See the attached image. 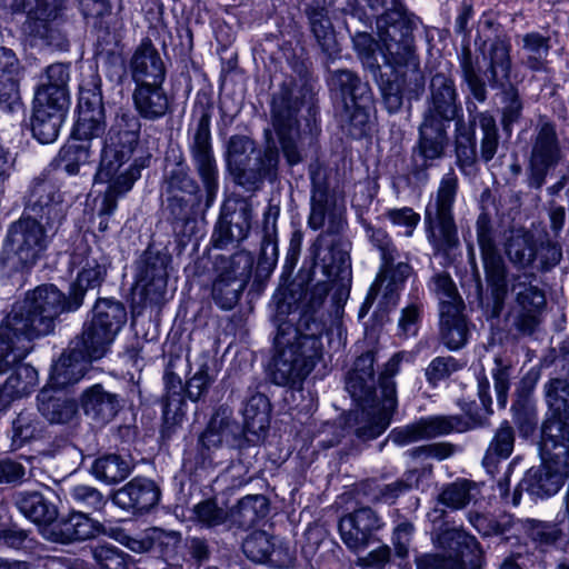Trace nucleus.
<instances>
[{"instance_id": "f257e3e1", "label": "nucleus", "mask_w": 569, "mask_h": 569, "mask_svg": "<svg viewBox=\"0 0 569 569\" xmlns=\"http://www.w3.org/2000/svg\"><path fill=\"white\" fill-rule=\"evenodd\" d=\"M403 353H396L379 376V389H375V355L366 352L355 361L353 369L347 379V390L360 402L369 403L372 409V423L360 429L362 437L376 438L390 423V417L397 407V391L393 377L400 370Z\"/></svg>"}, {"instance_id": "e433bc0d", "label": "nucleus", "mask_w": 569, "mask_h": 569, "mask_svg": "<svg viewBox=\"0 0 569 569\" xmlns=\"http://www.w3.org/2000/svg\"><path fill=\"white\" fill-rule=\"evenodd\" d=\"M463 308L440 312V336L442 342L451 350L463 347L468 340V326L462 313Z\"/></svg>"}, {"instance_id": "69168bd1", "label": "nucleus", "mask_w": 569, "mask_h": 569, "mask_svg": "<svg viewBox=\"0 0 569 569\" xmlns=\"http://www.w3.org/2000/svg\"><path fill=\"white\" fill-rule=\"evenodd\" d=\"M460 368L458 361L452 357H438L433 359L426 370L427 379L430 383L437 385L439 381L448 378Z\"/></svg>"}, {"instance_id": "7ed1b4c3", "label": "nucleus", "mask_w": 569, "mask_h": 569, "mask_svg": "<svg viewBox=\"0 0 569 569\" xmlns=\"http://www.w3.org/2000/svg\"><path fill=\"white\" fill-rule=\"evenodd\" d=\"M136 146L137 136L124 132L120 137L119 144L111 143L103 149L100 167L96 174L97 183L108 184L98 210L101 218L98 227L100 231L108 229L107 217L117 209L118 199L129 192L140 178L144 162L132 159Z\"/></svg>"}, {"instance_id": "c756f323", "label": "nucleus", "mask_w": 569, "mask_h": 569, "mask_svg": "<svg viewBox=\"0 0 569 569\" xmlns=\"http://www.w3.org/2000/svg\"><path fill=\"white\" fill-rule=\"evenodd\" d=\"M102 532L99 522L92 520L83 512H73L66 520L52 526V540L69 542L94 538Z\"/></svg>"}, {"instance_id": "5701e85b", "label": "nucleus", "mask_w": 569, "mask_h": 569, "mask_svg": "<svg viewBox=\"0 0 569 569\" xmlns=\"http://www.w3.org/2000/svg\"><path fill=\"white\" fill-rule=\"evenodd\" d=\"M71 263L79 268L77 279L70 288V296L74 299V308H79L87 290L93 289L102 282L106 267L99 261V257L91 251L86 256L76 252L72 256Z\"/></svg>"}, {"instance_id": "13d9d810", "label": "nucleus", "mask_w": 569, "mask_h": 569, "mask_svg": "<svg viewBox=\"0 0 569 569\" xmlns=\"http://www.w3.org/2000/svg\"><path fill=\"white\" fill-rule=\"evenodd\" d=\"M198 191L196 181L182 169L171 172L167 181V192L170 194L169 200L179 202V206H186L188 199Z\"/></svg>"}, {"instance_id": "ea45409f", "label": "nucleus", "mask_w": 569, "mask_h": 569, "mask_svg": "<svg viewBox=\"0 0 569 569\" xmlns=\"http://www.w3.org/2000/svg\"><path fill=\"white\" fill-rule=\"evenodd\" d=\"M526 535L541 547L561 546L567 541L568 535L562 525L552 521L526 519L517 521Z\"/></svg>"}, {"instance_id": "aec40b11", "label": "nucleus", "mask_w": 569, "mask_h": 569, "mask_svg": "<svg viewBox=\"0 0 569 569\" xmlns=\"http://www.w3.org/2000/svg\"><path fill=\"white\" fill-rule=\"evenodd\" d=\"M58 102L49 101L46 96L34 97L32 132L41 143L53 142L64 121L70 104H64L60 98Z\"/></svg>"}, {"instance_id": "9d476101", "label": "nucleus", "mask_w": 569, "mask_h": 569, "mask_svg": "<svg viewBox=\"0 0 569 569\" xmlns=\"http://www.w3.org/2000/svg\"><path fill=\"white\" fill-rule=\"evenodd\" d=\"M331 86L336 92V109L341 121L348 122L362 133L372 110L370 88L348 70L336 71L331 77Z\"/></svg>"}, {"instance_id": "1a4fd4ad", "label": "nucleus", "mask_w": 569, "mask_h": 569, "mask_svg": "<svg viewBox=\"0 0 569 569\" xmlns=\"http://www.w3.org/2000/svg\"><path fill=\"white\" fill-rule=\"evenodd\" d=\"M126 321L127 311L120 301L99 299L74 348L91 361L102 358Z\"/></svg>"}, {"instance_id": "bb28decb", "label": "nucleus", "mask_w": 569, "mask_h": 569, "mask_svg": "<svg viewBox=\"0 0 569 569\" xmlns=\"http://www.w3.org/2000/svg\"><path fill=\"white\" fill-rule=\"evenodd\" d=\"M272 121L288 163L290 166L297 164L300 162L301 157L296 146V138L298 136L296 110L284 108L282 102L274 100Z\"/></svg>"}, {"instance_id": "b1692460", "label": "nucleus", "mask_w": 569, "mask_h": 569, "mask_svg": "<svg viewBox=\"0 0 569 569\" xmlns=\"http://www.w3.org/2000/svg\"><path fill=\"white\" fill-rule=\"evenodd\" d=\"M244 555L256 562L268 561L272 566L286 567L292 561L288 547L277 546L272 537L266 531L250 533L242 543Z\"/></svg>"}, {"instance_id": "f03ea898", "label": "nucleus", "mask_w": 569, "mask_h": 569, "mask_svg": "<svg viewBox=\"0 0 569 569\" xmlns=\"http://www.w3.org/2000/svg\"><path fill=\"white\" fill-rule=\"evenodd\" d=\"M76 309L74 299L67 301L56 286H40L27 296L21 312L9 316L0 326V347L11 351L24 345L28 353L32 339L49 335L62 311Z\"/></svg>"}, {"instance_id": "72a5a7b5", "label": "nucleus", "mask_w": 569, "mask_h": 569, "mask_svg": "<svg viewBox=\"0 0 569 569\" xmlns=\"http://www.w3.org/2000/svg\"><path fill=\"white\" fill-rule=\"evenodd\" d=\"M133 100L140 116L150 120L163 117L169 106L168 98L161 89V83L137 86Z\"/></svg>"}, {"instance_id": "412c9836", "label": "nucleus", "mask_w": 569, "mask_h": 569, "mask_svg": "<svg viewBox=\"0 0 569 569\" xmlns=\"http://www.w3.org/2000/svg\"><path fill=\"white\" fill-rule=\"evenodd\" d=\"M70 204V200L66 199L59 187L49 180H41L33 184L30 197L29 207L31 211L46 218L48 223L60 222Z\"/></svg>"}, {"instance_id": "49530a36", "label": "nucleus", "mask_w": 569, "mask_h": 569, "mask_svg": "<svg viewBox=\"0 0 569 569\" xmlns=\"http://www.w3.org/2000/svg\"><path fill=\"white\" fill-rule=\"evenodd\" d=\"M250 229V221L247 210H242L230 220L221 219L214 230V243L219 248L230 242H240L247 238Z\"/></svg>"}, {"instance_id": "338daca9", "label": "nucleus", "mask_w": 569, "mask_h": 569, "mask_svg": "<svg viewBox=\"0 0 569 569\" xmlns=\"http://www.w3.org/2000/svg\"><path fill=\"white\" fill-rule=\"evenodd\" d=\"M71 498L80 506L99 510L104 506V499L102 495L93 487L79 485L70 490Z\"/></svg>"}, {"instance_id": "f704fd0d", "label": "nucleus", "mask_w": 569, "mask_h": 569, "mask_svg": "<svg viewBox=\"0 0 569 569\" xmlns=\"http://www.w3.org/2000/svg\"><path fill=\"white\" fill-rule=\"evenodd\" d=\"M483 60L488 62L487 77L493 83L503 84L511 70L510 43L501 38L492 40L483 51Z\"/></svg>"}, {"instance_id": "9b49d317", "label": "nucleus", "mask_w": 569, "mask_h": 569, "mask_svg": "<svg viewBox=\"0 0 569 569\" xmlns=\"http://www.w3.org/2000/svg\"><path fill=\"white\" fill-rule=\"evenodd\" d=\"M63 0H22L19 9L26 13L23 33L31 41L59 44L61 32L56 22Z\"/></svg>"}, {"instance_id": "4be33fe9", "label": "nucleus", "mask_w": 569, "mask_h": 569, "mask_svg": "<svg viewBox=\"0 0 569 569\" xmlns=\"http://www.w3.org/2000/svg\"><path fill=\"white\" fill-rule=\"evenodd\" d=\"M569 467L563 462L559 465L555 460H549L539 468L530 469L519 487L535 498H547L556 495L563 483V476Z\"/></svg>"}, {"instance_id": "2f4dec72", "label": "nucleus", "mask_w": 569, "mask_h": 569, "mask_svg": "<svg viewBox=\"0 0 569 569\" xmlns=\"http://www.w3.org/2000/svg\"><path fill=\"white\" fill-rule=\"evenodd\" d=\"M38 402L41 415L52 423H67L77 415L76 401L54 392L50 387L40 391Z\"/></svg>"}, {"instance_id": "58836bf2", "label": "nucleus", "mask_w": 569, "mask_h": 569, "mask_svg": "<svg viewBox=\"0 0 569 569\" xmlns=\"http://www.w3.org/2000/svg\"><path fill=\"white\" fill-rule=\"evenodd\" d=\"M515 433L508 422L501 423L496 431L486 455L482 460V465L487 472L493 475L498 465L510 457L513 451Z\"/></svg>"}, {"instance_id": "c85d7f7f", "label": "nucleus", "mask_w": 569, "mask_h": 569, "mask_svg": "<svg viewBox=\"0 0 569 569\" xmlns=\"http://www.w3.org/2000/svg\"><path fill=\"white\" fill-rule=\"evenodd\" d=\"M457 93L453 82L443 74H436L431 80V103L428 114L440 121H451L457 118L460 107L456 102Z\"/></svg>"}, {"instance_id": "393cba45", "label": "nucleus", "mask_w": 569, "mask_h": 569, "mask_svg": "<svg viewBox=\"0 0 569 569\" xmlns=\"http://www.w3.org/2000/svg\"><path fill=\"white\" fill-rule=\"evenodd\" d=\"M129 68L137 86L162 83L164 79L163 63L150 40H143L137 47L130 59Z\"/></svg>"}, {"instance_id": "09e8293b", "label": "nucleus", "mask_w": 569, "mask_h": 569, "mask_svg": "<svg viewBox=\"0 0 569 569\" xmlns=\"http://www.w3.org/2000/svg\"><path fill=\"white\" fill-rule=\"evenodd\" d=\"M429 290L439 301V312L463 308V301L458 292L456 283L447 272L435 274L428 284Z\"/></svg>"}, {"instance_id": "864d4df0", "label": "nucleus", "mask_w": 569, "mask_h": 569, "mask_svg": "<svg viewBox=\"0 0 569 569\" xmlns=\"http://www.w3.org/2000/svg\"><path fill=\"white\" fill-rule=\"evenodd\" d=\"M549 50L550 44L548 38L537 32H531L523 36L522 51L526 59L525 62L530 69L535 71L545 70Z\"/></svg>"}, {"instance_id": "4d7b16f0", "label": "nucleus", "mask_w": 569, "mask_h": 569, "mask_svg": "<svg viewBox=\"0 0 569 569\" xmlns=\"http://www.w3.org/2000/svg\"><path fill=\"white\" fill-rule=\"evenodd\" d=\"M59 166L69 174H77L89 161V146L78 140L69 141L59 152Z\"/></svg>"}, {"instance_id": "6ab92c4d", "label": "nucleus", "mask_w": 569, "mask_h": 569, "mask_svg": "<svg viewBox=\"0 0 569 569\" xmlns=\"http://www.w3.org/2000/svg\"><path fill=\"white\" fill-rule=\"evenodd\" d=\"M104 131V111L101 93L97 88L80 89L78 119L72 136L74 140H88Z\"/></svg>"}, {"instance_id": "8fccbe9b", "label": "nucleus", "mask_w": 569, "mask_h": 569, "mask_svg": "<svg viewBox=\"0 0 569 569\" xmlns=\"http://www.w3.org/2000/svg\"><path fill=\"white\" fill-rule=\"evenodd\" d=\"M131 462L118 455H107L97 459L92 466L96 478L107 483L126 479L131 472Z\"/></svg>"}, {"instance_id": "dca6fc26", "label": "nucleus", "mask_w": 569, "mask_h": 569, "mask_svg": "<svg viewBox=\"0 0 569 569\" xmlns=\"http://www.w3.org/2000/svg\"><path fill=\"white\" fill-rule=\"evenodd\" d=\"M560 159L561 149L555 126L550 122L540 123L532 141L530 154L532 184L540 187L543 183L547 172L553 168Z\"/></svg>"}, {"instance_id": "3c124183", "label": "nucleus", "mask_w": 569, "mask_h": 569, "mask_svg": "<svg viewBox=\"0 0 569 569\" xmlns=\"http://www.w3.org/2000/svg\"><path fill=\"white\" fill-rule=\"evenodd\" d=\"M268 400L263 395L257 393L250 397L242 411L243 428L247 432L258 436L268 428Z\"/></svg>"}, {"instance_id": "c9c22d12", "label": "nucleus", "mask_w": 569, "mask_h": 569, "mask_svg": "<svg viewBox=\"0 0 569 569\" xmlns=\"http://www.w3.org/2000/svg\"><path fill=\"white\" fill-rule=\"evenodd\" d=\"M70 80V66L64 63H53L46 70L44 81L36 92V97L42 94L49 101L58 102V99L64 100V104H70L68 83Z\"/></svg>"}, {"instance_id": "a878e982", "label": "nucleus", "mask_w": 569, "mask_h": 569, "mask_svg": "<svg viewBox=\"0 0 569 569\" xmlns=\"http://www.w3.org/2000/svg\"><path fill=\"white\" fill-rule=\"evenodd\" d=\"M160 491L152 480L134 478L114 495V502L123 509L143 512L159 501Z\"/></svg>"}, {"instance_id": "603ef678", "label": "nucleus", "mask_w": 569, "mask_h": 569, "mask_svg": "<svg viewBox=\"0 0 569 569\" xmlns=\"http://www.w3.org/2000/svg\"><path fill=\"white\" fill-rule=\"evenodd\" d=\"M244 284L233 272L221 273L212 287L216 302L226 310L231 309L240 298Z\"/></svg>"}, {"instance_id": "ddd939ff", "label": "nucleus", "mask_w": 569, "mask_h": 569, "mask_svg": "<svg viewBox=\"0 0 569 569\" xmlns=\"http://www.w3.org/2000/svg\"><path fill=\"white\" fill-rule=\"evenodd\" d=\"M191 158L210 204L218 191V168L211 147L210 117L202 114L191 143Z\"/></svg>"}, {"instance_id": "2eb2a0df", "label": "nucleus", "mask_w": 569, "mask_h": 569, "mask_svg": "<svg viewBox=\"0 0 569 569\" xmlns=\"http://www.w3.org/2000/svg\"><path fill=\"white\" fill-rule=\"evenodd\" d=\"M448 138L445 123L432 114H427L420 126V137L411 156V169L419 174L433 166L445 154Z\"/></svg>"}, {"instance_id": "774afa93", "label": "nucleus", "mask_w": 569, "mask_h": 569, "mask_svg": "<svg viewBox=\"0 0 569 569\" xmlns=\"http://www.w3.org/2000/svg\"><path fill=\"white\" fill-rule=\"evenodd\" d=\"M93 556L101 569H127L124 556L113 546H99Z\"/></svg>"}, {"instance_id": "f3484780", "label": "nucleus", "mask_w": 569, "mask_h": 569, "mask_svg": "<svg viewBox=\"0 0 569 569\" xmlns=\"http://www.w3.org/2000/svg\"><path fill=\"white\" fill-rule=\"evenodd\" d=\"M460 430L461 420L458 417L429 416L411 425L393 429L389 433L388 440L397 446H407L423 439L441 437Z\"/></svg>"}, {"instance_id": "37998d69", "label": "nucleus", "mask_w": 569, "mask_h": 569, "mask_svg": "<svg viewBox=\"0 0 569 569\" xmlns=\"http://www.w3.org/2000/svg\"><path fill=\"white\" fill-rule=\"evenodd\" d=\"M17 508L34 523H51L57 516L56 508L38 492H21L16 499Z\"/></svg>"}, {"instance_id": "0eeeda50", "label": "nucleus", "mask_w": 569, "mask_h": 569, "mask_svg": "<svg viewBox=\"0 0 569 569\" xmlns=\"http://www.w3.org/2000/svg\"><path fill=\"white\" fill-rule=\"evenodd\" d=\"M50 241L51 234L40 221L21 218L8 231L0 257L3 269L10 272L32 268L43 257Z\"/></svg>"}, {"instance_id": "a211bd4d", "label": "nucleus", "mask_w": 569, "mask_h": 569, "mask_svg": "<svg viewBox=\"0 0 569 569\" xmlns=\"http://www.w3.org/2000/svg\"><path fill=\"white\" fill-rule=\"evenodd\" d=\"M381 526L377 513L371 508L362 507L340 519L339 533L349 550L360 552L370 545L373 532Z\"/></svg>"}, {"instance_id": "052dcab7", "label": "nucleus", "mask_w": 569, "mask_h": 569, "mask_svg": "<svg viewBox=\"0 0 569 569\" xmlns=\"http://www.w3.org/2000/svg\"><path fill=\"white\" fill-rule=\"evenodd\" d=\"M268 512V501L261 495L247 496L237 505V513L242 525H253Z\"/></svg>"}, {"instance_id": "a18cd8bd", "label": "nucleus", "mask_w": 569, "mask_h": 569, "mask_svg": "<svg viewBox=\"0 0 569 569\" xmlns=\"http://www.w3.org/2000/svg\"><path fill=\"white\" fill-rule=\"evenodd\" d=\"M238 431L236 423L228 418L216 415L209 422L208 428L199 439L201 450L212 451L223 443H230Z\"/></svg>"}, {"instance_id": "39448f33", "label": "nucleus", "mask_w": 569, "mask_h": 569, "mask_svg": "<svg viewBox=\"0 0 569 569\" xmlns=\"http://www.w3.org/2000/svg\"><path fill=\"white\" fill-rule=\"evenodd\" d=\"M458 177L449 171L440 180L436 197L425 212V229L428 242L436 256L450 259L459 248L458 229L452 214V207L458 192Z\"/></svg>"}, {"instance_id": "7c9ffc66", "label": "nucleus", "mask_w": 569, "mask_h": 569, "mask_svg": "<svg viewBox=\"0 0 569 569\" xmlns=\"http://www.w3.org/2000/svg\"><path fill=\"white\" fill-rule=\"evenodd\" d=\"M396 28L388 30L382 37V47L380 52L383 57L385 62L393 69L402 67L417 68L413 50L412 39L407 34H400L398 38Z\"/></svg>"}, {"instance_id": "c03bdc74", "label": "nucleus", "mask_w": 569, "mask_h": 569, "mask_svg": "<svg viewBox=\"0 0 569 569\" xmlns=\"http://www.w3.org/2000/svg\"><path fill=\"white\" fill-rule=\"evenodd\" d=\"M506 252L510 261L519 267L531 264L537 254L535 236L526 230H516L508 238Z\"/></svg>"}, {"instance_id": "20e7f679", "label": "nucleus", "mask_w": 569, "mask_h": 569, "mask_svg": "<svg viewBox=\"0 0 569 569\" xmlns=\"http://www.w3.org/2000/svg\"><path fill=\"white\" fill-rule=\"evenodd\" d=\"M276 345L278 351L273 357L271 377L279 386L301 381L312 370L322 347L318 335L302 333L300 329L289 327H280Z\"/></svg>"}, {"instance_id": "5fc2aeb1", "label": "nucleus", "mask_w": 569, "mask_h": 569, "mask_svg": "<svg viewBox=\"0 0 569 569\" xmlns=\"http://www.w3.org/2000/svg\"><path fill=\"white\" fill-rule=\"evenodd\" d=\"M164 387H166V399L163 406V416L166 420L172 418L176 420L178 416L183 415V391L186 392V386L178 375L174 372H166L164 375Z\"/></svg>"}, {"instance_id": "f8f14e48", "label": "nucleus", "mask_w": 569, "mask_h": 569, "mask_svg": "<svg viewBox=\"0 0 569 569\" xmlns=\"http://www.w3.org/2000/svg\"><path fill=\"white\" fill-rule=\"evenodd\" d=\"M477 237L487 284L492 298L491 315L496 317L499 316L507 296L506 266L485 219H479L477 222Z\"/></svg>"}, {"instance_id": "de8ad7c7", "label": "nucleus", "mask_w": 569, "mask_h": 569, "mask_svg": "<svg viewBox=\"0 0 569 569\" xmlns=\"http://www.w3.org/2000/svg\"><path fill=\"white\" fill-rule=\"evenodd\" d=\"M38 382L36 369L29 365H20L14 375L10 376L0 393L8 398L9 405L16 399L27 396L31 392Z\"/></svg>"}, {"instance_id": "6e6d98bb", "label": "nucleus", "mask_w": 569, "mask_h": 569, "mask_svg": "<svg viewBox=\"0 0 569 569\" xmlns=\"http://www.w3.org/2000/svg\"><path fill=\"white\" fill-rule=\"evenodd\" d=\"M208 360L207 355L199 356L198 368L186 383V395L191 401L201 399L216 379L214 375L210 372Z\"/></svg>"}, {"instance_id": "4c0bfd02", "label": "nucleus", "mask_w": 569, "mask_h": 569, "mask_svg": "<svg viewBox=\"0 0 569 569\" xmlns=\"http://www.w3.org/2000/svg\"><path fill=\"white\" fill-rule=\"evenodd\" d=\"M82 407L87 416L99 422H106L116 416L118 402L113 395L96 385L83 393Z\"/></svg>"}, {"instance_id": "cd10ccee", "label": "nucleus", "mask_w": 569, "mask_h": 569, "mask_svg": "<svg viewBox=\"0 0 569 569\" xmlns=\"http://www.w3.org/2000/svg\"><path fill=\"white\" fill-rule=\"evenodd\" d=\"M89 362L91 360L72 348L53 365L48 387L59 389L78 382L84 376Z\"/></svg>"}, {"instance_id": "79ce46f5", "label": "nucleus", "mask_w": 569, "mask_h": 569, "mask_svg": "<svg viewBox=\"0 0 569 569\" xmlns=\"http://www.w3.org/2000/svg\"><path fill=\"white\" fill-rule=\"evenodd\" d=\"M512 290L516 291L517 301L522 309L520 325L531 329L537 323V313L546 305L545 295L536 287L522 282L513 284Z\"/></svg>"}, {"instance_id": "bf43d9fd", "label": "nucleus", "mask_w": 569, "mask_h": 569, "mask_svg": "<svg viewBox=\"0 0 569 569\" xmlns=\"http://www.w3.org/2000/svg\"><path fill=\"white\" fill-rule=\"evenodd\" d=\"M329 207V193L327 187L317 181L312 174L311 212L308 223L313 230L323 227Z\"/></svg>"}, {"instance_id": "a19ab883", "label": "nucleus", "mask_w": 569, "mask_h": 569, "mask_svg": "<svg viewBox=\"0 0 569 569\" xmlns=\"http://www.w3.org/2000/svg\"><path fill=\"white\" fill-rule=\"evenodd\" d=\"M21 71L16 53L0 47V100L14 102L18 98V79Z\"/></svg>"}, {"instance_id": "e2e57ef3", "label": "nucleus", "mask_w": 569, "mask_h": 569, "mask_svg": "<svg viewBox=\"0 0 569 569\" xmlns=\"http://www.w3.org/2000/svg\"><path fill=\"white\" fill-rule=\"evenodd\" d=\"M470 500V485L467 480H458L447 486L441 495L440 501L451 509H461Z\"/></svg>"}, {"instance_id": "0e129e2a", "label": "nucleus", "mask_w": 569, "mask_h": 569, "mask_svg": "<svg viewBox=\"0 0 569 569\" xmlns=\"http://www.w3.org/2000/svg\"><path fill=\"white\" fill-rule=\"evenodd\" d=\"M194 516L202 526L210 528L222 525L227 520L228 513L214 501L207 500L194 507Z\"/></svg>"}, {"instance_id": "473e14b6", "label": "nucleus", "mask_w": 569, "mask_h": 569, "mask_svg": "<svg viewBox=\"0 0 569 569\" xmlns=\"http://www.w3.org/2000/svg\"><path fill=\"white\" fill-rule=\"evenodd\" d=\"M390 262L383 261V270L377 276L371 284L367 302L375 300L382 293L386 302L395 303V296L401 284L411 273V267L406 262H399L395 268H390Z\"/></svg>"}, {"instance_id": "680f3d73", "label": "nucleus", "mask_w": 569, "mask_h": 569, "mask_svg": "<svg viewBox=\"0 0 569 569\" xmlns=\"http://www.w3.org/2000/svg\"><path fill=\"white\" fill-rule=\"evenodd\" d=\"M479 126L483 132L480 146L481 158L488 162L497 152L498 129L493 116L488 112L479 113Z\"/></svg>"}, {"instance_id": "6e6552de", "label": "nucleus", "mask_w": 569, "mask_h": 569, "mask_svg": "<svg viewBox=\"0 0 569 569\" xmlns=\"http://www.w3.org/2000/svg\"><path fill=\"white\" fill-rule=\"evenodd\" d=\"M126 321L127 311L120 301L99 299L74 348L91 361L102 358Z\"/></svg>"}, {"instance_id": "423d86ee", "label": "nucleus", "mask_w": 569, "mask_h": 569, "mask_svg": "<svg viewBox=\"0 0 569 569\" xmlns=\"http://www.w3.org/2000/svg\"><path fill=\"white\" fill-rule=\"evenodd\" d=\"M545 390L550 413L542 425L541 450L548 460L569 467V379H551Z\"/></svg>"}, {"instance_id": "4468645a", "label": "nucleus", "mask_w": 569, "mask_h": 569, "mask_svg": "<svg viewBox=\"0 0 569 569\" xmlns=\"http://www.w3.org/2000/svg\"><path fill=\"white\" fill-rule=\"evenodd\" d=\"M450 539L455 545L451 547L455 556L422 555L417 558V569H479L481 550L476 538L463 531H455Z\"/></svg>"}]
</instances>
